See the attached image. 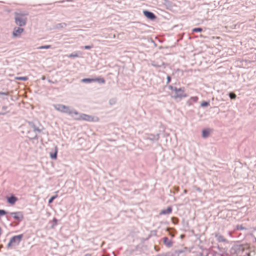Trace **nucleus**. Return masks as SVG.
<instances>
[{
    "label": "nucleus",
    "instance_id": "1",
    "mask_svg": "<svg viewBox=\"0 0 256 256\" xmlns=\"http://www.w3.org/2000/svg\"><path fill=\"white\" fill-rule=\"evenodd\" d=\"M28 123L29 128L33 130V131L28 130V138L30 140L37 139L38 133H40L44 130L43 126L39 122L36 124L34 122H28Z\"/></svg>",
    "mask_w": 256,
    "mask_h": 256
},
{
    "label": "nucleus",
    "instance_id": "2",
    "mask_svg": "<svg viewBox=\"0 0 256 256\" xmlns=\"http://www.w3.org/2000/svg\"><path fill=\"white\" fill-rule=\"evenodd\" d=\"M53 106L56 110L61 112L68 114L72 117H74V115L78 114V112L76 110H70L68 106L62 104H54Z\"/></svg>",
    "mask_w": 256,
    "mask_h": 256
},
{
    "label": "nucleus",
    "instance_id": "3",
    "mask_svg": "<svg viewBox=\"0 0 256 256\" xmlns=\"http://www.w3.org/2000/svg\"><path fill=\"white\" fill-rule=\"evenodd\" d=\"M14 15V22L16 25L20 27L26 26L27 22L26 16L28 15L27 14L15 12Z\"/></svg>",
    "mask_w": 256,
    "mask_h": 256
},
{
    "label": "nucleus",
    "instance_id": "4",
    "mask_svg": "<svg viewBox=\"0 0 256 256\" xmlns=\"http://www.w3.org/2000/svg\"><path fill=\"white\" fill-rule=\"evenodd\" d=\"M23 238V234H20L17 236H12L8 244V248L12 247L14 245H18Z\"/></svg>",
    "mask_w": 256,
    "mask_h": 256
},
{
    "label": "nucleus",
    "instance_id": "5",
    "mask_svg": "<svg viewBox=\"0 0 256 256\" xmlns=\"http://www.w3.org/2000/svg\"><path fill=\"white\" fill-rule=\"evenodd\" d=\"M75 116H74V118L76 120H84L88 122H92L94 120V118L90 116L84 114H78L74 115Z\"/></svg>",
    "mask_w": 256,
    "mask_h": 256
},
{
    "label": "nucleus",
    "instance_id": "6",
    "mask_svg": "<svg viewBox=\"0 0 256 256\" xmlns=\"http://www.w3.org/2000/svg\"><path fill=\"white\" fill-rule=\"evenodd\" d=\"M174 90V95L173 96L174 98H182L187 96V95L184 93V88H177Z\"/></svg>",
    "mask_w": 256,
    "mask_h": 256
},
{
    "label": "nucleus",
    "instance_id": "7",
    "mask_svg": "<svg viewBox=\"0 0 256 256\" xmlns=\"http://www.w3.org/2000/svg\"><path fill=\"white\" fill-rule=\"evenodd\" d=\"M10 216H12L14 218L20 222L24 219V215L21 212H10Z\"/></svg>",
    "mask_w": 256,
    "mask_h": 256
},
{
    "label": "nucleus",
    "instance_id": "8",
    "mask_svg": "<svg viewBox=\"0 0 256 256\" xmlns=\"http://www.w3.org/2000/svg\"><path fill=\"white\" fill-rule=\"evenodd\" d=\"M24 29L20 27L14 28L12 35L14 38H20L24 32Z\"/></svg>",
    "mask_w": 256,
    "mask_h": 256
},
{
    "label": "nucleus",
    "instance_id": "9",
    "mask_svg": "<svg viewBox=\"0 0 256 256\" xmlns=\"http://www.w3.org/2000/svg\"><path fill=\"white\" fill-rule=\"evenodd\" d=\"M144 15L148 19L150 20H154L156 18V16L152 12L144 10Z\"/></svg>",
    "mask_w": 256,
    "mask_h": 256
},
{
    "label": "nucleus",
    "instance_id": "10",
    "mask_svg": "<svg viewBox=\"0 0 256 256\" xmlns=\"http://www.w3.org/2000/svg\"><path fill=\"white\" fill-rule=\"evenodd\" d=\"M8 202L11 204H14L15 202L17 201L18 198L14 196H12L8 198Z\"/></svg>",
    "mask_w": 256,
    "mask_h": 256
},
{
    "label": "nucleus",
    "instance_id": "11",
    "mask_svg": "<svg viewBox=\"0 0 256 256\" xmlns=\"http://www.w3.org/2000/svg\"><path fill=\"white\" fill-rule=\"evenodd\" d=\"M164 243L168 248L171 247L172 244V240H169L167 237H164Z\"/></svg>",
    "mask_w": 256,
    "mask_h": 256
},
{
    "label": "nucleus",
    "instance_id": "12",
    "mask_svg": "<svg viewBox=\"0 0 256 256\" xmlns=\"http://www.w3.org/2000/svg\"><path fill=\"white\" fill-rule=\"evenodd\" d=\"M198 96H192L191 97L187 102V103L189 105H192L194 102H196L198 100Z\"/></svg>",
    "mask_w": 256,
    "mask_h": 256
},
{
    "label": "nucleus",
    "instance_id": "13",
    "mask_svg": "<svg viewBox=\"0 0 256 256\" xmlns=\"http://www.w3.org/2000/svg\"><path fill=\"white\" fill-rule=\"evenodd\" d=\"M54 149V152H50V157L52 160H56L57 158L58 148L56 146Z\"/></svg>",
    "mask_w": 256,
    "mask_h": 256
},
{
    "label": "nucleus",
    "instance_id": "14",
    "mask_svg": "<svg viewBox=\"0 0 256 256\" xmlns=\"http://www.w3.org/2000/svg\"><path fill=\"white\" fill-rule=\"evenodd\" d=\"M172 211V208L170 206H168L166 210H162L160 212V214H170V213H171Z\"/></svg>",
    "mask_w": 256,
    "mask_h": 256
},
{
    "label": "nucleus",
    "instance_id": "15",
    "mask_svg": "<svg viewBox=\"0 0 256 256\" xmlns=\"http://www.w3.org/2000/svg\"><path fill=\"white\" fill-rule=\"evenodd\" d=\"M215 236L218 242H224L226 241V240L220 234H216Z\"/></svg>",
    "mask_w": 256,
    "mask_h": 256
},
{
    "label": "nucleus",
    "instance_id": "16",
    "mask_svg": "<svg viewBox=\"0 0 256 256\" xmlns=\"http://www.w3.org/2000/svg\"><path fill=\"white\" fill-rule=\"evenodd\" d=\"M210 135V130L208 129H204L202 130V136L204 138H206Z\"/></svg>",
    "mask_w": 256,
    "mask_h": 256
},
{
    "label": "nucleus",
    "instance_id": "17",
    "mask_svg": "<svg viewBox=\"0 0 256 256\" xmlns=\"http://www.w3.org/2000/svg\"><path fill=\"white\" fill-rule=\"evenodd\" d=\"M82 81L84 82H96V80L94 78H84L82 80Z\"/></svg>",
    "mask_w": 256,
    "mask_h": 256
},
{
    "label": "nucleus",
    "instance_id": "18",
    "mask_svg": "<svg viewBox=\"0 0 256 256\" xmlns=\"http://www.w3.org/2000/svg\"><path fill=\"white\" fill-rule=\"evenodd\" d=\"M51 48L50 45H46V46H40V47L38 48V49L42 50V49H48Z\"/></svg>",
    "mask_w": 256,
    "mask_h": 256
},
{
    "label": "nucleus",
    "instance_id": "19",
    "mask_svg": "<svg viewBox=\"0 0 256 256\" xmlns=\"http://www.w3.org/2000/svg\"><path fill=\"white\" fill-rule=\"evenodd\" d=\"M16 80H26L28 79V78L27 76H20V77H16Z\"/></svg>",
    "mask_w": 256,
    "mask_h": 256
},
{
    "label": "nucleus",
    "instance_id": "20",
    "mask_svg": "<svg viewBox=\"0 0 256 256\" xmlns=\"http://www.w3.org/2000/svg\"><path fill=\"white\" fill-rule=\"evenodd\" d=\"M96 82L98 81L100 83L104 84L105 82V80L103 78H96Z\"/></svg>",
    "mask_w": 256,
    "mask_h": 256
},
{
    "label": "nucleus",
    "instance_id": "21",
    "mask_svg": "<svg viewBox=\"0 0 256 256\" xmlns=\"http://www.w3.org/2000/svg\"><path fill=\"white\" fill-rule=\"evenodd\" d=\"M208 105H209V102H206V101H204L202 102H201V104H200V106L202 107H204V106H208Z\"/></svg>",
    "mask_w": 256,
    "mask_h": 256
},
{
    "label": "nucleus",
    "instance_id": "22",
    "mask_svg": "<svg viewBox=\"0 0 256 256\" xmlns=\"http://www.w3.org/2000/svg\"><path fill=\"white\" fill-rule=\"evenodd\" d=\"M229 96L230 98H231V99H234L236 98V95L233 93V92H230V93L229 94Z\"/></svg>",
    "mask_w": 256,
    "mask_h": 256
},
{
    "label": "nucleus",
    "instance_id": "23",
    "mask_svg": "<svg viewBox=\"0 0 256 256\" xmlns=\"http://www.w3.org/2000/svg\"><path fill=\"white\" fill-rule=\"evenodd\" d=\"M192 31L194 32H200L202 31V28H194Z\"/></svg>",
    "mask_w": 256,
    "mask_h": 256
},
{
    "label": "nucleus",
    "instance_id": "24",
    "mask_svg": "<svg viewBox=\"0 0 256 256\" xmlns=\"http://www.w3.org/2000/svg\"><path fill=\"white\" fill-rule=\"evenodd\" d=\"M56 197H57V196H56H56H52V198L49 200H48V203H49V204L51 203V202L53 201V200H54V198H56Z\"/></svg>",
    "mask_w": 256,
    "mask_h": 256
},
{
    "label": "nucleus",
    "instance_id": "25",
    "mask_svg": "<svg viewBox=\"0 0 256 256\" xmlns=\"http://www.w3.org/2000/svg\"><path fill=\"white\" fill-rule=\"evenodd\" d=\"M8 92H0V96H8Z\"/></svg>",
    "mask_w": 256,
    "mask_h": 256
},
{
    "label": "nucleus",
    "instance_id": "26",
    "mask_svg": "<svg viewBox=\"0 0 256 256\" xmlns=\"http://www.w3.org/2000/svg\"><path fill=\"white\" fill-rule=\"evenodd\" d=\"M78 56V55L76 54H72L68 56L69 58H76Z\"/></svg>",
    "mask_w": 256,
    "mask_h": 256
},
{
    "label": "nucleus",
    "instance_id": "27",
    "mask_svg": "<svg viewBox=\"0 0 256 256\" xmlns=\"http://www.w3.org/2000/svg\"><path fill=\"white\" fill-rule=\"evenodd\" d=\"M92 45L91 46H84V48L86 50H89L92 48Z\"/></svg>",
    "mask_w": 256,
    "mask_h": 256
},
{
    "label": "nucleus",
    "instance_id": "28",
    "mask_svg": "<svg viewBox=\"0 0 256 256\" xmlns=\"http://www.w3.org/2000/svg\"><path fill=\"white\" fill-rule=\"evenodd\" d=\"M169 88L174 92H175V90L174 89L175 88H177L174 87V86H169Z\"/></svg>",
    "mask_w": 256,
    "mask_h": 256
},
{
    "label": "nucleus",
    "instance_id": "29",
    "mask_svg": "<svg viewBox=\"0 0 256 256\" xmlns=\"http://www.w3.org/2000/svg\"><path fill=\"white\" fill-rule=\"evenodd\" d=\"M166 80H167L166 83L167 84L169 83L170 82V80H171L170 76H168L167 78H166Z\"/></svg>",
    "mask_w": 256,
    "mask_h": 256
},
{
    "label": "nucleus",
    "instance_id": "30",
    "mask_svg": "<svg viewBox=\"0 0 256 256\" xmlns=\"http://www.w3.org/2000/svg\"><path fill=\"white\" fill-rule=\"evenodd\" d=\"M152 65L155 67H160V65H158V64H154V62L152 63Z\"/></svg>",
    "mask_w": 256,
    "mask_h": 256
},
{
    "label": "nucleus",
    "instance_id": "31",
    "mask_svg": "<svg viewBox=\"0 0 256 256\" xmlns=\"http://www.w3.org/2000/svg\"><path fill=\"white\" fill-rule=\"evenodd\" d=\"M238 228L240 230H246V228H244L242 226H238Z\"/></svg>",
    "mask_w": 256,
    "mask_h": 256
},
{
    "label": "nucleus",
    "instance_id": "32",
    "mask_svg": "<svg viewBox=\"0 0 256 256\" xmlns=\"http://www.w3.org/2000/svg\"><path fill=\"white\" fill-rule=\"evenodd\" d=\"M53 222H54V224H57V220L55 218H54L53 219Z\"/></svg>",
    "mask_w": 256,
    "mask_h": 256
},
{
    "label": "nucleus",
    "instance_id": "33",
    "mask_svg": "<svg viewBox=\"0 0 256 256\" xmlns=\"http://www.w3.org/2000/svg\"><path fill=\"white\" fill-rule=\"evenodd\" d=\"M60 25H61V26L62 27V25H64V26H66V24L65 23H62V24H60Z\"/></svg>",
    "mask_w": 256,
    "mask_h": 256
}]
</instances>
